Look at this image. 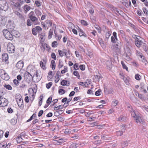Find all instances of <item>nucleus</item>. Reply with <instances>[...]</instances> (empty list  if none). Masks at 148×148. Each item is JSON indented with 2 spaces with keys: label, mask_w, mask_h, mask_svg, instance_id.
Segmentation results:
<instances>
[{
  "label": "nucleus",
  "mask_w": 148,
  "mask_h": 148,
  "mask_svg": "<svg viewBox=\"0 0 148 148\" xmlns=\"http://www.w3.org/2000/svg\"><path fill=\"white\" fill-rule=\"evenodd\" d=\"M17 143H21L23 139L20 136H18L16 139Z\"/></svg>",
  "instance_id": "a878e982"
},
{
  "label": "nucleus",
  "mask_w": 148,
  "mask_h": 148,
  "mask_svg": "<svg viewBox=\"0 0 148 148\" xmlns=\"http://www.w3.org/2000/svg\"><path fill=\"white\" fill-rule=\"evenodd\" d=\"M65 92V91L62 89H60L58 90V93L60 95L64 94Z\"/></svg>",
  "instance_id": "72a5a7b5"
},
{
  "label": "nucleus",
  "mask_w": 148,
  "mask_h": 148,
  "mask_svg": "<svg viewBox=\"0 0 148 148\" xmlns=\"http://www.w3.org/2000/svg\"><path fill=\"white\" fill-rule=\"evenodd\" d=\"M89 124L91 126L94 127L95 126L97 125V122H95L92 123H90Z\"/></svg>",
  "instance_id": "338daca9"
},
{
  "label": "nucleus",
  "mask_w": 148,
  "mask_h": 148,
  "mask_svg": "<svg viewBox=\"0 0 148 148\" xmlns=\"http://www.w3.org/2000/svg\"><path fill=\"white\" fill-rule=\"evenodd\" d=\"M46 48H47V45L45 43H42L41 47V49L44 51Z\"/></svg>",
  "instance_id": "4be33fe9"
},
{
  "label": "nucleus",
  "mask_w": 148,
  "mask_h": 148,
  "mask_svg": "<svg viewBox=\"0 0 148 148\" xmlns=\"http://www.w3.org/2000/svg\"><path fill=\"white\" fill-rule=\"evenodd\" d=\"M5 23V21L3 17L0 16V23L2 24H4Z\"/></svg>",
  "instance_id": "393cba45"
},
{
  "label": "nucleus",
  "mask_w": 148,
  "mask_h": 148,
  "mask_svg": "<svg viewBox=\"0 0 148 148\" xmlns=\"http://www.w3.org/2000/svg\"><path fill=\"white\" fill-rule=\"evenodd\" d=\"M35 12L37 16H39L42 14V13L38 10L36 9Z\"/></svg>",
  "instance_id": "2f4dec72"
},
{
  "label": "nucleus",
  "mask_w": 148,
  "mask_h": 148,
  "mask_svg": "<svg viewBox=\"0 0 148 148\" xmlns=\"http://www.w3.org/2000/svg\"><path fill=\"white\" fill-rule=\"evenodd\" d=\"M23 9L25 10V13H26L27 11L30 10V7L27 5H26L23 7Z\"/></svg>",
  "instance_id": "a211bd4d"
},
{
  "label": "nucleus",
  "mask_w": 148,
  "mask_h": 148,
  "mask_svg": "<svg viewBox=\"0 0 148 148\" xmlns=\"http://www.w3.org/2000/svg\"><path fill=\"white\" fill-rule=\"evenodd\" d=\"M36 115L35 113H34L30 117V118L28 119L27 121V122H29L31 121L34 118L36 117Z\"/></svg>",
  "instance_id": "c756f323"
},
{
  "label": "nucleus",
  "mask_w": 148,
  "mask_h": 148,
  "mask_svg": "<svg viewBox=\"0 0 148 148\" xmlns=\"http://www.w3.org/2000/svg\"><path fill=\"white\" fill-rule=\"evenodd\" d=\"M139 56L142 58V62L144 63L145 65H146L147 62L145 59L144 57L142 56L141 54H140Z\"/></svg>",
  "instance_id": "5701e85b"
},
{
  "label": "nucleus",
  "mask_w": 148,
  "mask_h": 148,
  "mask_svg": "<svg viewBox=\"0 0 148 148\" xmlns=\"http://www.w3.org/2000/svg\"><path fill=\"white\" fill-rule=\"evenodd\" d=\"M52 100V97L51 96L49 97L47 99V103L49 104L51 102Z\"/></svg>",
  "instance_id": "ea45409f"
},
{
  "label": "nucleus",
  "mask_w": 148,
  "mask_h": 148,
  "mask_svg": "<svg viewBox=\"0 0 148 148\" xmlns=\"http://www.w3.org/2000/svg\"><path fill=\"white\" fill-rule=\"evenodd\" d=\"M101 92V89H99L95 93V95L96 96H98L100 95V92Z\"/></svg>",
  "instance_id": "5fc2aeb1"
},
{
  "label": "nucleus",
  "mask_w": 148,
  "mask_h": 148,
  "mask_svg": "<svg viewBox=\"0 0 148 148\" xmlns=\"http://www.w3.org/2000/svg\"><path fill=\"white\" fill-rule=\"evenodd\" d=\"M53 29H50L49 32L48 38L49 39H51L52 38V35L53 34Z\"/></svg>",
  "instance_id": "aec40b11"
},
{
  "label": "nucleus",
  "mask_w": 148,
  "mask_h": 148,
  "mask_svg": "<svg viewBox=\"0 0 148 148\" xmlns=\"http://www.w3.org/2000/svg\"><path fill=\"white\" fill-rule=\"evenodd\" d=\"M4 86L6 89L9 90H11L12 89V87L9 84L4 85Z\"/></svg>",
  "instance_id": "c03bdc74"
},
{
  "label": "nucleus",
  "mask_w": 148,
  "mask_h": 148,
  "mask_svg": "<svg viewBox=\"0 0 148 148\" xmlns=\"http://www.w3.org/2000/svg\"><path fill=\"white\" fill-rule=\"evenodd\" d=\"M121 63L122 65L123 68L125 69L127 71H128V68L125 64L124 62L123 61H121Z\"/></svg>",
  "instance_id": "c9c22d12"
},
{
  "label": "nucleus",
  "mask_w": 148,
  "mask_h": 148,
  "mask_svg": "<svg viewBox=\"0 0 148 148\" xmlns=\"http://www.w3.org/2000/svg\"><path fill=\"white\" fill-rule=\"evenodd\" d=\"M3 74H2L1 75V78L5 80H8L9 78L8 75L5 71H3Z\"/></svg>",
  "instance_id": "f8f14e48"
},
{
  "label": "nucleus",
  "mask_w": 148,
  "mask_h": 148,
  "mask_svg": "<svg viewBox=\"0 0 148 148\" xmlns=\"http://www.w3.org/2000/svg\"><path fill=\"white\" fill-rule=\"evenodd\" d=\"M15 14L17 15L19 18H21L22 17V15L17 11H15L14 12Z\"/></svg>",
  "instance_id": "0e129e2a"
},
{
  "label": "nucleus",
  "mask_w": 148,
  "mask_h": 148,
  "mask_svg": "<svg viewBox=\"0 0 148 148\" xmlns=\"http://www.w3.org/2000/svg\"><path fill=\"white\" fill-rule=\"evenodd\" d=\"M118 101L117 100H115V101H112V103L113 104V106H116L118 103Z\"/></svg>",
  "instance_id": "774afa93"
},
{
  "label": "nucleus",
  "mask_w": 148,
  "mask_h": 148,
  "mask_svg": "<svg viewBox=\"0 0 148 148\" xmlns=\"http://www.w3.org/2000/svg\"><path fill=\"white\" fill-rule=\"evenodd\" d=\"M28 15L30 19L32 22L34 23L35 25L38 24L37 23L38 21V19L35 16L34 12L32 11L31 12L29 13Z\"/></svg>",
  "instance_id": "f03ea898"
},
{
  "label": "nucleus",
  "mask_w": 148,
  "mask_h": 148,
  "mask_svg": "<svg viewBox=\"0 0 148 148\" xmlns=\"http://www.w3.org/2000/svg\"><path fill=\"white\" fill-rule=\"evenodd\" d=\"M4 36L8 40H12L13 39V36L12 33H11L7 29H4L3 31Z\"/></svg>",
  "instance_id": "20e7f679"
},
{
  "label": "nucleus",
  "mask_w": 148,
  "mask_h": 148,
  "mask_svg": "<svg viewBox=\"0 0 148 148\" xmlns=\"http://www.w3.org/2000/svg\"><path fill=\"white\" fill-rule=\"evenodd\" d=\"M116 133L117 136H120L123 134V132L121 131H119L116 132Z\"/></svg>",
  "instance_id": "de8ad7c7"
},
{
  "label": "nucleus",
  "mask_w": 148,
  "mask_h": 148,
  "mask_svg": "<svg viewBox=\"0 0 148 148\" xmlns=\"http://www.w3.org/2000/svg\"><path fill=\"white\" fill-rule=\"evenodd\" d=\"M8 54L6 53H5L2 55V59L3 60L5 61H6L8 60Z\"/></svg>",
  "instance_id": "6ab92c4d"
},
{
  "label": "nucleus",
  "mask_w": 148,
  "mask_h": 148,
  "mask_svg": "<svg viewBox=\"0 0 148 148\" xmlns=\"http://www.w3.org/2000/svg\"><path fill=\"white\" fill-rule=\"evenodd\" d=\"M30 75L31 78H32L33 77L36 76L37 77L38 76V73L36 70H32L30 71V74H29Z\"/></svg>",
  "instance_id": "1a4fd4ad"
},
{
  "label": "nucleus",
  "mask_w": 148,
  "mask_h": 148,
  "mask_svg": "<svg viewBox=\"0 0 148 148\" xmlns=\"http://www.w3.org/2000/svg\"><path fill=\"white\" fill-rule=\"evenodd\" d=\"M36 92H35V90H33L32 88H29L28 90L29 95V97L30 101L31 102H32L34 100Z\"/></svg>",
  "instance_id": "39448f33"
},
{
  "label": "nucleus",
  "mask_w": 148,
  "mask_h": 148,
  "mask_svg": "<svg viewBox=\"0 0 148 148\" xmlns=\"http://www.w3.org/2000/svg\"><path fill=\"white\" fill-rule=\"evenodd\" d=\"M141 86V88L142 90V91H143L144 92L146 93L147 92V91L145 89V86L143 84H142L140 85Z\"/></svg>",
  "instance_id": "7c9ffc66"
},
{
  "label": "nucleus",
  "mask_w": 148,
  "mask_h": 148,
  "mask_svg": "<svg viewBox=\"0 0 148 148\" xmlns=\"http://www.w3.org/2000/svg\"><path fill=\"white\" fill-rule=\"evenodd\" d=\"M135 78L136 80H139L141 79V77L139 74H137L135 75Z\"/></svg>",
  "instance_id": "864d4df0"
},
{
  "label": "nucleus",
  "mask_w": 148,
  "mask_h": 148,
  "mask_svg": "<svg viewBox=\"0 0 148 148\" xmlns=\"http://www.w3.org/2000/svg\"><path fill=\"white\" fill-rule=\"evenodd\" d=\"M131 114L134 121L136 123L143 124L145 123L144 119L143 116L139 112H136L135 110H133L131 111Z\"/></svg>",
  "instance_id": "f257e3e1"
},
{
  "label": "nucleus",
  "mask_w": 148,
  "mask_h": 148,
  "mask_svg": "<svg viewBox=\"0 0 148 148\" xmlns=\"http://www.w3.org/2000/svg\"><path fill=\"white\" fill-rule=\"evenodd\" d=\"M8 103V100L0 96V106L4 107L7 106Z\"/></svg>",
  "instance_id": "423d86ee"
},
{
  "label": "nucleus",
  "mask_w": 148,
  "mask_h": 148,
  "mask_svg": "<svg viewBox=\"0 0 148 148\" xmlns=\"http://www.w3.org/2000/svg\"><path fill=\"white\" fill-rule=\"evenodd\" d=\"M35 29L38 32H40L42 30V28L39 26H37L36 27Z\"/></svg>",
  "instance_id": "4d7b16f0"
},
{
  "label": "nucleus",
  "mask_w": 148,
  "mask_h": 148,
  "mask_svg": "<svg viewBox=\"0 0 148 148\" xmlns=\"http://www.w3.org/2000/svg\"><path fill=\"white\" fill-rule=\"evenodd\" d=\"M48 77L49 78L51 79L52 77V72L51 71H50L48 73Z\"/></svg>",
  "instance_id": "79ce46f5"
},
{
  "label": "nucleus",
  "mask_w": 148,
  "mask_h": 148,
  "mask_svg": "<svg viewBox=\"0 0 148 148\" xmlns=\"http://www.w3.org/2000/svg\"><path fill=\"white\" fill-rule=\"evenodd\" d=\"M46 23L49 27L51 26L52 25V22L50 20H47L46 21Z\"/></svg>",
  "instance_id": "49530a36"
},
{
  "label": "nucleus",
  "mask_w": 148,
  "mask_h": 148,
  "mask_svg": "<svg viewBox=\"0 0 148 148\" xmlns=\"http://www.w3.org/2000/svg\"><path fill=\"white\" fill-rule=\"evenodd\" d=\"M63 106L61 105H59L57 107H55L54 108V109L55 110H57L59 109H62Z\"/></svg>",
  "instance_id": "58836bf2"
},
{
  "label": "nucleus",
  "mask_w": 148,
  "mask_h": 148,
  "mask_svg": "<svg viewBox=\"0 0 148 148\" xmlns=\"http://www.w3.org/2000/svg\"><path fill=\"white\" fill-rule=\"evenodd\" d=\"M71 132V130L70 129H66L64 131V133L65 134H69Z\"/></svg>",
  "instance_id": "a19ab883"
},
{
  "label": "nucleus",
  "mask_w": 148,
  "mask_h": 148,
  "mask_svg": "<svg viewBox=\"0 0 148 148\" xmlns=\"http://www.w3.org/2000/svg\"><path fill=\"white\" fill-rule=\"evenodd\" d=\"M128 145L127 143V142H123L122 143V146L124 147Z\"/></svg>",
  "instance_id": "69168bd1"
},
{
  "label": "nucleus",
  "mask_w": 148,
  "mask_h": 148,
  "mask_svg": "<svg viewBox=\"0 0 148 148\" xmlns=\"http://www.w3.org/2000/svg\"><path fill=\"white\" fill-rule=\"evenodd\" d=\"M63 66V62L62 61L59 60L58 67L60 68H62Z\"/></svg>",
  "instance_id": "680f3d73"
},
{
  "label": "nucleus",
  "mask_w": 148,
  "mask_h": 148,
  "mask_svg": "<svg viewBox=\"0 0 148 148\" xmlns=\"http://www.w3.org/2000/svg\"><path fill=\"white\" fill-rule=\"evenodd\" d=\"M17 122V120L14 119H12L10 121V123L12 124L15 125Z\"/></svg>",
  "instance_id": "4c0bfd02"
},
{
  "label": "nucleus",
  "mask_w": 148,
  "mask_h": 148,
  "mask_svg": "<svg viewBox=\"0 0 148 148\" xmlns=\"http://www.w3.org/2000/svg\"><path fill=\"white\" fill-rule=\"evenodd\" d=\"M58 51L59 56L60 57H62L64 56V54L65 56L66 55L67 51L66 49H64L63 51L59 50Z\"/></svg>",
  "instance_id": "ddd939ff"
},
{
  "label": "nucleus",
  "mask_w": 148,
  "mask_h": 148,
  "mask_svg": "<svg viewBox=\"0 0 148 148\" xmlns=\"http://www.w3.org/2000/svg\"><path fill=\"white\" fill-rule=\"evenodd\" d=\"M51 57L54 60H56V55L55 53H52L51 55Z\"/></svg>",
  "instance_id": "8fccbe9b"
},
{
  "label": "nucleus",
  "mask_w": 148,
  "mask_h": 148,
  "mask_svg": "<svg viewBox=\"0 0 148 148\" xmlns=\"http://www.w3.org/2000/svg\"><path fill=\"white\" fill-rule=\"evenodd\" d=\"M79 33L80 36H84L86 37V35L81 29H79Z\"/></svg>",
  "instance_id": "412c9836"
},
{
  "label": "nucleus",
  "mask_w": 148,
  "mask_h": 148,
  "mask_svg": "<svg viewBox=\"0 0 148 148\" xmlns=\"http://www.w3.org/2000/svg\"><path fill=\"white\" fill-rule=\"evenodd\" d=\"M121 47V43H118L114 46L113 50L114 52V54H117L120 52Z\"/></svg>",
  "instance_id": "6e6552de"
},
{
  "label": "nucleus",
  "mask_w": 148,
  "mask_h": 148,
  "mask_svg": "<svg viewBox=\"0 0 148 148\" xmlns=\"http://www.w3.org/2000/svg\"><path fill=\"white\" fill-rule=\"evenodd\" d=\"M7 111L10 113H12L13 112V109L11 108H8L7 109Z\"/></svg>",
  "instance_id": "e2e57ef3"
},
{
  "label": "nucleus",
  "mask_w": 148,
  "mask_h": 148,
  "mask_svg": "<svg viewBox=\"0 0 148 148\" xmlns=\"http://www.w3.org/2000/svg\"><path fill=\"white\" fill-rule=\"evenodd\" d=\"M142 18L143 21L148 24V18H145L142 17Z\"/></svg>",
  "instance_id": "bf43d9fd"
},
{
  "label": "nucleus",
  "mask_w": 148,
  "mask_h": 148,
  "mask_svg": "<svg viewBox=\"0 0 148 148\" xmlns=\"http://www.w3.org/2000/svg\"><path fill=\"white\" fill-rule=\"evenodd\" d=\"M51 64L52 65V69L53 70H54L55 69L56 64L54 60H52L51 61Z\"/></svg>",
  "instance_id": "c85d7f7f"
},
{
  "label": "nucleus",
  "mask_w": 148,
  "mask_h": 148,
  "mask_svg": "<svg viewBox=\"0 0 148 148\" xmlns=\"http://www.w3.org/2000/svg\"><path fill=\"white\" fill-rule=\"evenodd\" d=\"M15 48L14 45L11 43H9L7 46V50L9 53H13L15 51Z\"/></svg>",
  "instance_id": "0eeeda50"
},
{
  "label": "nucleus",
  "mask_w": 148,
  "mask_h": 148,
  "mask_svg": "<svg viewBox=\"0 0 148 148\" xmlns=\"http://www.w3.org/2000/svg\"><path fill=\"white\" fill-rule=\"evenodd\" d=\"M40 64L41 67L43 69H46L44 63L42 61H40Z\"/></svg>",
  "instance_id": "f704fd0d"
},
{
  "label": "nucleus",
  "mask_w": 148,
  "mask_h": 148,
  "mask_svg": "<svg viewBox=\"0 0 148 148\" xmlns=\"http://www.w3.org/2000/svg\"><path fill=\"white\" fill-rule=\"evenodd\" d=\"M45 35V34L44 33H41L39 34V37L41 39V41H43L44 40Z\"/></svg>",
  "instance_id": "dca6fc26"
},
{
  "label": "nucleus",
  "mask_w": 148,
  "mask_h": 148,
  "mask_svg": "<svg viewBox=\"0 0 148 148\" xmlns=\"http://www.w3.org/2000/svg\"><path fill=\"white\" fill-rule=\"evenodd\" d=\"M10 31L11 32V33H12L13 36H15L16 37H18L20 35L19 32L15 30H10Z\"/></svg>",
  "instance_id": "2eb2a0df"
},
{
  "label": "nucleus",
  "mask_w": 148,
  "mask_h": 148,
  "mask_svg": "<svg viewBox=\"0 0 148 148\" xmlns=\"http://www.w3.org/2000/svg\"><path fill=\"white\" fill-rule=\"evenodd\" d=\"M81 23L84 25H88L87 23L84 20H82L81 21Z\"/></svg>",
  "instance_id": "13d9d810"
},
{
  "label": "nucleus",
  "mask_w": 148,
  "mask_h": 148,
  "mask_svg": "<svg viewBox=\"0 0 148 148\" xmlns=\"http://www.w3.org/2000/svg\"><path fill=\"white\" fill-rule=\"evenodd\" d=\"M40 99H39V101L38 103V105L39 106H41L42 103V99L43 98V95H41L40 97Z\"/></svg>",
  "instance_id": "b1692460"
},
{
  "label": "nucleus",
  "mask_w": 148,
  "mask_h": 148,
  "mask_svg": "<svg viewBox=\"0 0 148 148\" xmlns=\"http://www.w3.org/2000/svg\"><path fill=\"white\" fill-rule=\"evenodd\" d=\"M8 7L6 0H0V8L1 10L6 11L8 9Z\"/></svg>",
  "instance_id": "7ed1b4c3"
},
{
  "label": "nucleus",
  "mask_w": 148,
  "mask_h": 148,
  "mask_svg": "<svg viewBox=\"0 0 148 148\" xmlns=\"http://www.w3.org/2000/svg\"><path fill=\"white\" fill-rule=\"evenodd\" d=\"M32 22L30 19H28L27 20V25L28 26H30L32 25Z\"/></svg>",
  "instance_id": "603ef678"
},
{
  "label": "nucleus",
  "mask_w": 148,
  "mask_h": 148,
  "mask_svg": "<svg viewBox=\"0 0 148 148\" xmlns=\"http://www.w3.org/2000/svg\"><path fill=\"white\" fill-rule=\"evenodd\" d=\"M16 101L18 106L19 107H21L23 104V101L21 96H20L19 98H16Z\"/></svg>",
  "instance_id": "9d476101"
},
{
  "label": "nucleus",
  "mask_w": 148,
  "mask_h": 148,
  "mask_svg": "<svg viewBox=\"0 0 148 148\" xmlns=\"http://www.w3.org/2000/svg\"><path fill=\"white\" fill-rule=\"evenodd\" d=\"M94 118H96L95 117L92 116L87 119V121L88 122H91L94 121Z\"/></svg>",
  "instance_id": "3c124183"
},
{
  "label": "nucleus",
  "mask_w": 148,
  "mask_h": 148,
  "mask_svg": "<svg viewBox=\"0 0 148 148\" xmlns=\"http://www.w3.org/2000/svg\"><path fill=\"white\" fill-rule=\"evenodd\" d=\"M106 64L108 69H110L112 67V64L110 61H107L106 62Z\"/></svg>",
  "instance_id": "f3484780"
},
{
  "label": "nucleus",
  "mask_w": 148,
  "mask_h": 148,
  "mask_svg": "<svg viewBox=\"0 0 148 148\" xmlns=\"http://www.w3.org/2000/svg\"><path fill=\"white\" fill-rule=\"evenodd\" d=\"M111 32L110 31H108L106 33V39L108 40L109 37L111 35Z\"/></svg>",
  "instance_id": "37998d69"
},
{
  "label": "nucleus",
  "mask_w": 148,
  "mask_h": 148,
  "mask_svg": "<svg viewBox=\"0 0 148 148\" xmlns=\"http://www.w3.org/2000/svg\"><path fill=\"white\" fill-rule=\"evenodd\" d=\"M58 45V43L57 41H54L52 44V46L53 47H56Z\"/></svg>",
  "instance_id": "a18cd8bd"
},
{
  "label": "nucleus",
  "mask_w": 148,
  "mask_h": 148,
  "mask_svg": "<svg viewBox=\"0 0 148 148\" xmlns=\"http://www.w3.org/2000/svg\"><path fill=\"white\" fill-rule=\"evenodd\" d=\"M64 69L62 70L61 71V73L62 74H63L66 72L68 71L67 67L66 66H65L64 67Z\"/></svg>",
  "instance_id": "e433bc0d"
},
{
  "label": "nucleus",
  "mask_w": 148,
  "mask_h": 148,
  "mask_svg": "<svg viewBox=\"0 0 148 148\" xmlns=\"http://www.w3.org/2000/svg\"><path fill=\"white\" fill-rule=\"evenodd\" d=\"M77 144L75 143H73L70 145L69 148H76L77 147Z\"/></svg>",
  "instance_id": "473e14b6"
},
{
  "label": "nucleus",
  "mask_w": 148,
  "mask_h": 148,
  "mask_svg": "<svg viewBox=\"0 0 148 148\" xmlns=\"http://www.w3.org/2000/svg\"><path fill=\"white\" fill-rule=\"evenodd\" d=\"M32 86V87L30 88H32L33 90H35V92L37 91V86L36 85V84H32V85H31Z\"/></svg>",
  "instance_id": "cd10ccee"
},
{
  "label": "nucleus",
  "mask_w": 148,
  "mask_h": 148,
  "mask_svg": "<svg viewBox=\"0 0 148 148\" xmlns=\"http://www.w3.org/2000/svg\"><path fill=\"white\" fill-rule=\"evenodd\" d=\"M142 108L144 110L148 112V106H142Z\"/></svg>",
  "instance_id": "052dcab7"
},
{
  "label": "nucleus",
  "mask_w": 148,
  "mask_h": 148,
  "mask_svg": "<svg viewBox=\"0 0 148 148\" xmlns=\"http://www.w3.org/2000/svg\"><path fill=\"white\" fill-rule=\"evenodd\" d=\"M23 62L21 60L19 61L16 64V66L18 69H21L23 66Z\"/></svg>",
  "instance_id": "9b49d317"
},
{
  "label": "nucleus",
  "mask_w": 148,
  "mask_h": 148,
  "mask_svg": "<svg viewBox=\"0 0 148 148\" xmlns=\"http://www.w3.org/2000/svg\"><path fill=\"white\" fill-rule=\"evenodd\" d=\"M42 0H36L35 1V3L37 7L40 6V2Z\"/></svg>",
  "instance_id": "bb28decb"
},
{
  "label": "nucleus",
  "mask_w": 148,
  "mask_h": 148,
  "mask_svg": "<svg viewBox=\"0 0 148 148\" xmlns=\"http://www.w3.org/2000/svg\"><path fill=\"white\" fill-rule=\"evenodd\" d=\"M68 26L69 28H70L72 29H73V28L74 27V25L71 23H69L68 24Z\"/></svg>",
  "instance_id": "09e8293b"
},
{
  "label": "nucleus",
  "mask_w": 148,
  "mask_h": 148,
  "mask_svg": "<svg viewBox=\"0 0 148 148\" xmlns=\"http://www.w3.org/2000/svg\"><path fill=\"white\" fill-rule=\"evenodd\" d=\"M73 74L74 75L77 76V77H79V73L77 71H74L73 72Z\"/></svg>",
  "instance_id": "6e6d98bb"
},
{
  "label": "nucleus",
  "mask_w": 148,
  "mask_h": 148,
  "mask_svg": "<svg viewBox=\"0 0 148 148\" xmlns=\"http://www.w3.org/2000/svg\"><path fill=\"white\" fill-rule=\"evenodd\" d=\"M135 42L136 45L138 47H140L142 44L143 43L142 41L140 40L139 39L138 40H136Z\"/></svg>",
  "instance_id": "4468645a"
}]
</instances>
